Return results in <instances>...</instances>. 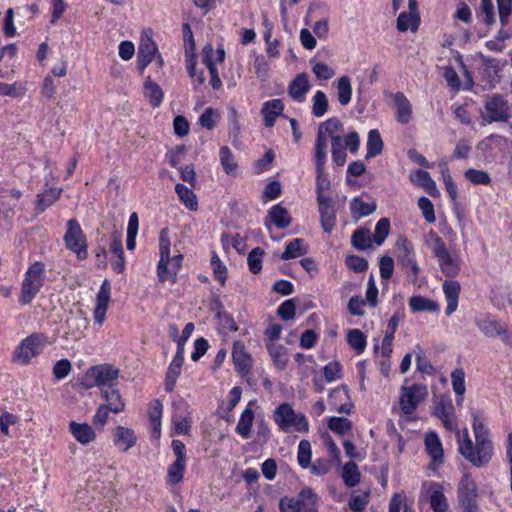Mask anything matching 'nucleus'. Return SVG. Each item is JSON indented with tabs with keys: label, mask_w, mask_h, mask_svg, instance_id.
Returning <instances> with one entry per match:
<instances>
[{
	"label": "nucleus",
	"mask_w": 512,
	"mask_h": 512,
	"mask_svg": "<svg viewBox=\"0 0 512 512\" xmlns=\"http://www.w3.org/2000/svg\"><path fill=\"white\" fill-rule=\"evenodd\" d=\"M186 468V462L175 460L167 471V480L171 484H178L182 482L184 477V471Z\"/></svg>",
	"instance_id": "53"
},
{
	"label": "nucleus",
	"mask_w": 512,
	"mask_h": 512,
	"mask_svg": "<svg viewBox=\"0 0 512 512\" xmlns=\"http://www.w3.org/2000/svg\"><path fill=\"white\" fill-rule=\"evenodd\" d=\"M327 148L328 140L326 136L322 135L321 132L317 133L315 147H314V161L316 172H320L325 169V163L327 161Z\"/></svg>",
	"instance_id": "30"
},
{
	"label": "nucleus",
	"mask_w": 512,
	"mask_h": 512,
	"mask_svg": "<svg viewBox=\"0 0 512 512\" xmlns=\"http://www.w3.org/2000/svg\"><path fill=\"white\" fill-rule=\"evenodd\" d=\"M157 53V45L151 38L141 39L137 53V67L140 72L145 70Z\"/></svg>",
	"instance_id": "15"
},
{
	"label": "nucleus",
	"mask_w": 512,
	"mask_h": 512,
	"mask_svg": "<svg viewBox=\"0 0 512 512\" xmlns=\"http://www.w3.org/2000/svg\"><path fill=\"white\" fill-rule=\"evenodd\" d=\"M369 491H355L349 500V508L353 512H362L369 503Z\"/></svg>",
	"instance_id": "54"
},
{
	"label": "nucleus",
	"mask_w": 512,
	"mask_h": 512,
	"mask_svg": "<svg viewBox=\"0 0 512 512\" xmlns=\"http://www.w3.org/2000/svg\"><path fill=\"white\" fill-rule=\"evenodd\" d=\"M144 96L152 107H159L163 101L162 88L148 76L143 84Z\"/></svg>",
	"instance_id": "31"
},
{
	"label": "nucleus",
	"mask_w": 512,
	"mask_h": 512,
	"mask_svg": "<svg viewBox=\"0 0 512 512\" xmlns=\"http://www.w3.org/2000/svg\"><path fill=\"white\" fill-rule=\"evenodd\" d=\"M424 242L437 259L439 268L445 276L454 278L460 273V258L449 252L445 242L435 231H429L424 237Z\"/></svg>",
	"instance_id": "2"
},
{
	"label": "nucleus",
	"mask_w": 512,
	"mask_h": 512,
	"mask_svg": "<svg viewBox=\"0 0 512 512\" xmlns=\"http://www.w3.org/2000/svg\"><path fill=\"white\" fill-rule=\"evenodd\" d=\"M68 250L75 253L78 259L83 260L88 256V246L84 232L76 219L67 222V231L63 238Z\"/></svg>",
	"instance_id": "5"
},
{
	"label": "nucleus",
	"mask_w": 512,
	"mask_h": 512,
	"mask_svg": "<svg viewBox=\"0 0 512 512\" xmlns=\"http://www.w3.org/2000/svg\"><path fill=\"white\" fill-rule=\"evenodd\" d=\"M344 130L343 123L336 117L329 118L325 122L319 125L317 133H320L325 136V134L331 137V141L333 137L340 136V132Z\"/></svg>",
	"instance_id": "48"
},
{
	"label": "nucleus",
	"mask_w": 512,
	"mask_h": 512,
	"mask_svg": "<svg viewBox=\"0 0 512 512\" xmlns=\"http://www.w3.org/2000/svg\"><path fill=\"white\" fill-rule=\"evenodd\" d=\"M398 260L403 265V267L410 268L414 275L419 273L420 268L415 261L413 248L411 244H409L406 240H403L402 247L400 248V253L398 255Z\"/></svg>",
	"instance_id": "34"
},
{
	"label": "nucleus",
	"mask_w": 512,
	"mask_h": 512,
	"mask_svg": "<svg viewBox=\"0 0 512 512\" xmlns=\"http://www.w3.org/2000/svg\"><path fill=\"white\" fill-rule=\"evenodd\" d=\"M410 180L415 185L422 187L432 197L439 195L436 182L431 178L429 172L425 170H415L410 174Z\"/></svg>",
	"instance_id": "24"
},
{
	"label": "nucleus",
	"mask_w": 512,
	"mask_h": 512,
	"mask_svg": "<svg viewBox=\"0 0 512 512\" xmlns=\"http://www.w3.org/2000/svg\"><path fill=\"white\" fill-rule=\"evenodd\" d=\"M61 190L57 188H49L37 195L36 212L38 214L44 212L48 207L53 205L60 197Z\"/></svg>",
	"instance_id": "36"
},
{
	"label": "nucleus",
	"mask_w": 512,
	"mask_h": 512,
	"mask_svg": "<svg viewBox=\"0 0 512 512\" xmlns=\"http://www.w3.org/2000/svg\"><path fill=\"white\" fill-rule=\"evenodd\" d=\"M119 376V370L109 364H101L91 367L86 373V379L92 380L88 387L98 386L100 388L110 387Z\"/></svg>",
	"instance_id": "9"
},
{
	"label": "nucleus",
	"mask_w": 512,
	"mask_h": 512,
	"mask_svg": "<svg viewBox=\"0 0 512 512\" xmlns=\"http://www.w3.org/2000/svg\"><path fill=\"white\" fill-rule=\"evenodd\" d=\"M390 232V221L388 218H381L375 227L373 240L377 245H381L388 237Z\"/></svg>",
	"instance_id": "60"
},
{
	"label": "nucleus",
	"mask_w": 512,
	"mask_h": 512,
	"mask_svg": "<svg viewBox=\"0 0 512 512\" xmlns=\"http://www.w3.org/2000/svg\"><path fill=\"white\" fill-rule=\"evenodd\" d=\"M110 296V284L107 280H104L97 294L96 307L94 309V320L99 325H102L105 320L108 304L110 302Z\"/></svg>",
	"instance_id": "14"
},
{
	"label": "nucleus",
	"mask_w": 512,
	"mask_h": 512,
	"mask_svg": "<svg viewBox=\"0 0 512 512\" xmlns=\"http://www.w3.org/2000/svg\"><path fill=\"white\" fill-rule=\"evenodd\" d=\"M175 191L181 202L191 211H196L198 208L197 197L194 192L187 186L178 183L175 186Z\"/></svg>",
	"instance_id": "42"
},
{
	"label": "nucleus",
	"mask_w": 512,
	"mask_h": 512,
	"mask_svg": "<svg viewBox=\"0 0 512 512\" xmlns=\"http://www.w3.org/2000/svg\"><path fill=\"white\" fill-rule=\"evenodd\" d=\"M25 92H26V89L20 84L0 83V96H10V97L17 98V97L24 95Z\"/></svg>",
	"instance_id": "64"
},
{
	"label": "nucleus",
	"mask_w": 512,
	"mask_h": 512,
	"mask_svg": "<svg viewBox=\"0 0 512 512\" xmlns=\"http://www.w3.org/2000/svg\"><path fill=\"white\" fill-rule=\"evenodd\" d=\"M418 207L428 223L431 224L436 221L434 205L427 197H420L418 199Z\"/></svg>",
	"instance_id": "63"
},
{
	"label": "nucleus",
	"mask_w": 512,
	"mask_h": 512,
	"mask_svg": "<svg viewBox=\"0 0 512 512\" xmlns=\"http://www.w3.org/2000/svg\"><path fill=\"white\" fill-rule=\"evenodd\" d=\"M263 255H264V251L259 247L254 248L248 254L247 262H248L249 270L252 273L257 274L261 271Z\"/></svg>",
	"instance_id": "61"
},
{
	"label": "nucleus",
	"mask_w": 512,
	"mask_h": 512,
	"mask_svg": "<svg viewBox=\"0 0 512 512\" xmlns=\"http://www.w3.org/2000/svg\"><path fill=\"white\" fill-rule=\"evenodd\" d=\"M232 359L235 367L241 373H249L252 368L251 356L246 352L245 346L240 341L233 345Z\"/></svg>",
	"instance_id": "20"
},
{
	"label": "nucleus",
	"mask_w": 512,
	"mask_h": 512,
	"mask_svg": "<svg viewBox=\"0 0 512 512\" xmlns=\"http://www.w3.org/2000/svg\"><path fill=\"white\" fill-rule=\"evenodd\" d=\"M472 428L475 443L469 436L468 429L457 430V440L460 454L476 467H483L489 463L493 455V443L484 421L478 415H473Z\"/></svg>",
	"instance_id": "1"
},
{
	"label": "nucleus",
	"mask_w": 512,
	"mask_h": 512,
	"mask_svg": "<svg viewBox=\"0 0 512 512\" xmlns=\"http://www.w3.org/2000/svg\"><path fill=\"white\" fill-rule=\"evenodd\" d=\"M351 243L357 250H366L372 245V237L369 229H356L351 237Z\"/></svg>",
	"instance_id": "46"
},
{
	"label": "nucleus",
	"mask_w": 512,
	"mask_h": 512,
	"mask_svg": "<svg viewBox=\"0 0 512 512\" xmlns=\"http://www.w3.org/2000/svg\"><path fill=\"white\" fill-rule=\"evenodd\" d=\"M343 138L341 136L333 137L331 141L332 160L337 166H343L346 162L347 154L345 151Z\"/></svg>",
	"instance_id": "47"
},
{
	"label": "nucleus",
	"mask_w": 512,
	"mask_h": 512,
	"mask_svg": "<svg viewBox=\"0 0 512 512\" xmlns=\"http://www.w3.org/2000/svg\"><path fill=\"white\" fill-rule=\"evenodd\" d=\"M254 421V411L248 406L242 412L238 423L236 425L235 431L239 434L243 439H248L251 436V430Z\"/></svg>",
	"instance_id": "35"
},
{
	"label": "nucleus",
	"mask_w": 512,
	"mask_h": 512,
	"mask_svg": "<svg viewBox=\"0 0 512 512\" xmlns=\"http://www.w3.org/2000/svg\"><path fill=\"white\" fill-rule=\"evenodd\" d=\"M478 16L482 17L483 22L488 26L495 23L493 0H481Z\"/></svg>",
	"instance_id": "57"
},
{
	"label": "nucleus",
	"mask_w": 512,
	"mask_h": 512,
	"mask_svg": "<svg viewBox=\"0 0 512 512\" xmlns=\"http://www.w3.org/2000/svg\"><path fill=\"white\" fill-rule=\"evenodd\" d=\"M43 342V337L38 334H32L22 340L14 353L13 360L21 364H28L30 360L39 353V347Z\"/></svg>",
	"instance_id": "11"
},
{
	"label": "nucleus",
	"mask_w": 512,
	"mask_h": 512,
	"mask_svg": "<svg viewBox=\"0 0 512 512\" xmlns=\"http://www.w3.org/2000/svg\"><path fill=\"white\" fill-rule=\"evenodd\" d=\"M475 324L478 329L487 337H501L506 344L509 343L507 327L489 315H481L476 318Z\"/></svg>",
	"instance_id": "12"
},
{
	"label": "nucleus",
	"mask_w": 512,
	"mask_h": 512,
	"mask_svg": "<svg viewBox=\"0 0 512 512\" xmlns=\"http://www.w3.org/2000/svg\"><path fill=\"white\" fill-rule=\"evenodd\" d=\"M183 360L173 358L170 363L165 379V389L167 392H172L179 375L181 374V368L183 365Z\"/></svg>",
	"instance_id": "45"
},
{
	"label": "nucleus",
	"mask_w": 512,
	"mask_h": 512,
	"mask_svg": "<svg viewBox=\"0 0 512 512\" xmlns=\"http://www.w3.org/2000/svg\"><path fill=\"white\" fill-rule=\"evenodd\" d=\"M460 283L454 280H446L443 283V292L447 300L446 315L450 316L458 307Z\"/></svg>",
	"instance_id": "22"
},
{
	"label": "nucleus",
	"mask_w": 512,
	"mask_h": 512,
	"mask_svg": "<svg viewBox=\"0 0 512 512\" xmlns=\"http://www.w3.org/2000/svg\"><path fill=\"white\" fill-rule=\"evenodd\" d=\"M428 492L430 493V507L434 512H446L448 510L447 498L442 491V486L436 482L428 484Z\"/></svg>",
	"instance_id": "21"
},
{
	"label": "nucleus",
	"mask_w": 512,
	"mask_h": 512,
	"mask_svg": "<svg viewBox=\"0 0 512 512\" xmlns=\"http://www.w3.org/2000/svg\"><path fill=\"white\" fill-rule=\"evenodd\" d=\"M451 382H452L453 391L455 392V394L457 396H459L456 399V403H457V405H461L462 401H463V397L462 396L464 395V393L466 391L465 373H464V370L462 368H457V369L452 371V373H451Z\"/></svg>",
	"instance_id": "44"
},
{
	"label": "nucleus",
	"mask_w": 512,
	"mask_h": 512,
	"mask_svg": "<svg viewBox=\"0 0 512 512\" xmlns=\"http://www.w3.org/2000/svg\"><path fill=\"white\" fill-rule=\"evenodd\" d=\"M348 344L358 353H363L366 348V337L359 329H351L347 333Z\"/></svg>",
	"instance_id": "51"
},
{
	"label": "nucleus",
	"mask_w": 512,
	"mask_h": 512,
	"mask_svg": "<svg viewBox=\"0 0 512 512\" xmlns=\"http://www.w3.org/2000/svg\"><path fill=\"white\" fill-rule=\"evenodd\" d=\"M114 444L122 452H127L137 442V436L134 431L124 426H117L113 430Z\"/></svg>",
	"instance_id": "18"
},
{
	"label": "nucleus",
	"mask_w": 512,
	"mask_h": 512,
	"mask_svg": "<svg viewBox=\"0 0 512 512\" xmlns=\"http://www.w3.org/2000/svg\"><path fill=\"white\" fill-rule=\"evenodd\" d=\"M269 216L271 222L279 229H285L291 224V217L289 216L287 209L280 204L271 208Z\"/></svg>",
	"instance_id": "39"
},
{
	"label": "nucleus",
	"mask_w": 512,
	"mask_h": 512,
	"mask_svg": "<svg viewBox=\"0 0 512 512\" xmlns=\"http://www.w3.org/2000/svg\"><path fill=\"white\" fill-rule=\"evenodd\" d=\"M465 178L475 185H488L491 182L490 175L483 170L470 168L465 171Z\"/></svg>",
	"instance_id": "59"
},
{
	"label": "nucleus",
	"mask_w": 512,
	"mask_h": 512,
	"mask_svg": "<svg viewBox=\"0 0 512 512\" xmlns=\"http://www.w3.org/2000/svg\"><path fill=\"white\" fill-rule=\"evenodd\" d=\"M45 271L46 267L42 261H35L29 266L21 284L19 295L21 305L30 304L40 292L45 280Z\"/></svg>",
	"instance_id": "3"
},
{
	"label": "nucleus",
	"mask_w": 512,
	"mask_h": 512,
	"mask_svg": "<svg viewBox=\"0 0 512 512\" xmlns=\"http://www.w3.org/2000/svg\"><path fill=\"white\" fill-rule=\"evenodd\" d=\"M508 101L500 94L488 96L484 104L482 119L486 123L507 122L510 118Z\"/></svg>",
	"instance_id": "6"
},
{
	"label": "nucleus",
	"mask_w": 512,
	"mask_h": 512,
	"mask_svg": "<svg viewBox=\"0 0 512 512\" xmlns=\"http://www.w3.org/2000/svg\"><path fill=\"white\" fill-rule=\"evenodd\" d=\"M266 348L273 361V364L279 369L283 370L286 368L288 363L287 348L281 344L275 342H266Z\"/></svg>",
	"instance_id": "32"
},
{
	"label": "nucleus",
	"mask_w": 512,
	"mask_h": 512,
	"mask_svg": "<svg viewBox=\"0 0 512 512\" xmlns=\"http://www.w3.org/2000/svg\"><path fill=\"white\" fill-rule=\"evenodd\" d=\"M409 306L413 312H436L439 309V305L423 296H412L409 299Z\"/></svg>",
	"instance_id": "43"
},
{
	"label": "nucleus",
	"mask_w": 512,
	"mask_h": 512,
	"mask_svg": "<svg viewBox=\"0 0 512 512\" xmlns=\"http://www.w3.org/2000/svg\"><path fill=\"white\" fill-rule=\"evenodd\" d=\"M70 432L73 437L82 445L93 442L96 438L94 429L88 423H77L71 421L69 423Z\"/></svg>",
	"instance_id": "23"
},
{
	"label": "nucleus",
	"mask_w": 512,
	"mask_h": 512,
	"mask_svg": "<svg viewBox=\"0 0 512 512\" xmlns=\"http://www.w3.org/2000/svg\"><path fill=\"white\" fill-rule=\"evenodd\" d=\"M312 449L308 440H301L298 445L297 460L302 468H308L311 464Z\"/></svg>",
	"instance_id": "55"
},
{
	"label": "nucleus",
	"mask_w": 512,
	"mask_h": 512,
	"mask_svg": "<svg viewBox=\"0 0 512 512\" xmlns=\"http://www.w3.org/2000/svg\"><path fill=\"white\" fill-rule=\"evenodd\" d=\"M162 417V404L159 400H154L149 407V418L153 426L154 431L160 435Z\"/></svg>",
	"instance_id": "58"
},
{
	"label": "nucleus",
	"mask_w": 512,
	"mask_h": 512,
	"mask_svg": "<svg viewBox=\"0 0 512 512\" xmlns=\"http://www.w3.org/2000/svg\"><path fill=\"white\" fill-rule=\"evenodd\" d=\"M376 208L377 206L374 202L367 203L362 201V199L359 197L353 198L350 203L351 213L358 219L371 215L376 210Z\"/></svg>",
	"instance_id": "37"
},
{
	"label": "nucleus",
	"mask_w": 512,
	"mask_h": 512,
	"mask_svg": "<svg viewBox=\"0 0 512 512\" xmlns=\"http://www.w3.org/2000/svg\"><path fill=\"white\" fill-rule=\"evenodd\" d=\"M309 89L310 82L308 75L306 73H300L289 84L288 93L293 100L303 102Z\"/></svg>",
	"instance_id": "19"
},
{
	"label": "nucleus",
	"mask_w": 512,
	"mask_h": 512,
	"mask_svg": "<svg viewBox=\"0 0 512 512\" xmlns=\"http://www.w3.org/2000/svg\"><path fill=\"white\" fill-rule=\"evenodd\" d=\"M427 395L428 390L425 385L413 384L411 386H403L399 398L401 411L405 415L412 414L418 405L426 399Z\"/></svg>",
	"instance_id": "7"
},
{
	"label": "nucleus",
	"mask_w": 512,
	"mask_h": 512,
	"mask_svg": "<svg viewBox=\"0 0 512 512\" xmlns=\"http://www.w3.org/2000/svg\"><path fill=\"white\" fill-rule=\"evenodd\" d=\"M321 225L326 233H330L336 223V211L334 206L320 207Z\"/></svg>",
	"instance_id": "52"
},
{
	"label": "nucleus",
	"mask_w": 512,
	"mask_h": 512,
	"mask_svg": "<svg viewBox=\"0 0 512 512\" xmlns=\"http://www.w3.org/2000/svg\"><path fill=\"white\" fill-rule=\"evenodd\" d=\"M328 427L334 433L344 435L352 428V422L345 417H331L328 421Z\"/></svg>",
	"instance_id": "56"
},
{
	"label": "nucleus",
	"mask_w": 512,
	"mask_h": 512,
	"mask_svg": "<svg viewBox=\"0 0 512 512\" xmlns=\"http://www.w3.org/2000/svg\"><path fill=\"white\" fill-rule=\"evenodd\" d=\"M425 449L432 460L438 464L444 462L442 443L435 432H429L425 436Z\"/></svg>",
	"instance_id": "26"
},
{
	"label": "nucleus",
	"mask_w": 512,
	"mask_h": 512,
	"mask_svg": "<svg viewBox=\"0 0 512 512\" xmlns=\"http://www.w3.org/2000/svg\"><path fill=\"white\" fill-rule=\"evenodd\" d=\"M307 253V246L304 243L303 239L296 238L290 241L285 250L283 251L281 258L283 260H289L293 258H297L299 256H303Z\"/></svg>",
	"instance_id": "41"
},
{
	"label": "nucleus",
	"mask_w": 512,
	"mask_h": 512,
	"mask_svg": "<svg viewBox=\"0 0 512 512\" xmlns=\"http://www.w3.org/2000/svg\"><path fill=\"white\" fill-rule=\"evenodd\" d=\"M434 415L441 420L444 427L457 433L458 425L455 408L449 396L443 395L436 402Z\"/></svg>",
	"instance_id": "10"
},
{
	"label": "nucleus",
	"mask_w": 512,
	"mask_h": 512,
	"mask_svg": "<svg viewBox=\"0 0 512 512\" xmlns=\"http://www.w3.org/2000/svg\"><path fill=\"white\" fill-rule=\"evenodd\" d=\"M170 258H160L157 266V275L161 283L166 281L175 282V276L171 275V269L169 266Z\"/></svg>",
	"instance_id": "62"
},
{
	"label": "nucleus",
	"mask_w": 512,
	"mask_h": 512,
	"mask_svg": "<svg viewBox=\"0 0 512 512\" xmlns=\"http://www.w3.org/2000/svg\"><path fill=\"white\" fill-rule=\"evenodd\" d=\"M283 109L284 104L281 99H273L265 102L262 108L265 126L272 127L276 117L282 114Z\"/></svg>",
	"instance_id": "29"
},
{
	"label": "nucleus",
	"mask_w": 512,
	"mask_h": 512,
	"mask_svg": "<svg viewBox=\"0 0 512 512\" xmlns=\"http://www.w3.org/2000/svg\"><path fill=\"white\" fill-rule=\"evenodd\" d=\"M328 106L329 102L326 94L321 90L316 91L312 98V114L320 118L325 115Z\"/></svg>",
	"instance_id": "50"
},
{
	"label": "nucleus",
	"mask_w": 512,
	"mask_h": 512,
	"mask_svg": "<svg viewBox=\"0 0 512 512\" xmlns=\"http://www.w3.org/2000/svg\"><path fill=\"white\" fill-rule=\"evenodd\" d=\"M396 107V120L401 124H408L412 119V104L403 92L391 94Z\"/></svg>",
	"instance_id": "17"
},
{
	"label": "nucleus",
	"mask_w": 512,
	"mask_h": 512,
	"mask_svg": "<svg viewBox=\"0 0 512 512\" xmlns=\"http://www.w3.org/2000/svg\"><path fill=\"white\" fill-rule=\"evenodd\" d=\"M101 395L105 400L102 405L109 408L111 412L118 414L124 410L125 403L118 390L111 387L101 388Z\"/></svg>",
	"instance_id": "27"
},
{
	"label": "nucleus",
	"mask_w": 512,
	"mask_h": 512,
	"mask_svg": "<svg viewBox=\"0 0 512 512\" xmlns=\"http://www.w3.org/2000/svg\"><path fill=\"white\" fill-rule=\"evenodd\" d=\"M214 55L213 47L208 44L203 48V63L206 65L211 79L210 84L214 90H218L222 86V81L219 77L215 62L212 58Z\"/></svg>",
	"instance_id": "28"
},
{
	"label": "nucleus",
	"mask_w": 512,
	"mask_h": 512,
	"mask_svg": "<svg viewBox=\"0 0 512 512\" xmlns=\"http://www.w3.org/2000/svg\"><path fill=\"white\" fill-rule=\"evenodd\" d=\"M499 22L502 28L497 32L495 38L499 40L500 43L503 44L506 40L512 37L506 30L503 28L509 23V17L512 13V0H496Z\"/></svg>",
	"instance_id": "16"
},
{
	"label": "nucleus",
	"mask_w": 512,
	"mask_h": 512,
	"mask_svg": "<svg viewBox=\"0 0 512 512\" xmlns=\"http://www.w3.org/2000/svg\"><path fill=\"white\" fill-rule=\"evenodd\" d=\"M383 147L384 143L382 141L379 131L377 129L370 130L368 133L366 158H374L377 155L381 154Z\"/></svg>",
	"instance_id": "38"
},
{
	"label": "nucleus",
	"mask_w": 512,
	"mask_h": 512,
	"mask_svg": "<svg viewBox=\"0 0 512 512\" xmlns=\"http://www.w3.org/2000/svg\"><path fill=\"white\" fill-rule=\"evenodd\" d=\"M273 419L279 429L285 433L291 430L306 433L309 430V423L305 415L296 413L293 407L287 402L280 404L274 410Z\"/></svg>",
	"instance_id": "4"
},
{
	"label": "nucleus",
	"mask_w": 512,
	"mask_h": 512,
	"mask_svg": "<svg viewBox=\"0 0 512 512\" xmlns=\"http://www.w3.org/2000/svg\"><path fill=\"white\" fill-rule=\"evenodd\" d=\"M420 23L419 13L402 12L397 18L396 27L400 32H405L409 28L415 31Z\"/></svg>",
	"instance_id": "40"
},
{
	"label": "nucleus",
	"mask_w": 512,
	"mask_h": 512,
	"mask_svg": "<svg viewBox=\"0 0 512 512\" xmlns=\"http://www.w3.org/2000/svg\"><path fill=\"white\" fill-rule=\"evenodd\" d=\"M332 86L336 89L337 100L340 105L347 106L352 100V84L351 79L347 75H343L336 79Z\"/></svg>",
	"instance_id": "25"
},
{
	"label": "nucleus",
	"mask_w": 512,
	"mask_h": 512,
	"mask_svg": "<svg viewBox=\"0 0 512 512\" xmlns=\"http://www.w3.org/2000/svg\"><path fill=\"white\" fill-rule=\"evenodd\" d=\"M478 492L474 480L465 474L458 485V502L462 512H479Z\"/></svg>",
	"instance_id": "8"
},
{
	"label": "nucleus",
	"mask_w": 512,
	"mask_h": 512,
	"mask_svg": "<svg viewBox=\"0 0 512 512\" xmlns=\"http://www.w3.org/2000/svg\"><path fill=\"white\" fill-rule=\"evenodd\" d=\"M220 164L226 174L237 177L238 176V163L228 146H222L219 150Z\"/></svg>",
	"instance_id": "33"
},
{
	"label": "nucleus",
	"mask_w": 512,
	"mask_h": 512,
	"mask_svg": "<svg viewBox=\"0 0 512 512\" xmlns=\"http://www.w3.org/2000/svg\"><path fill=\"white\" fill-rule=\"evenodd\" d=\"M342 478L348 487H354L360 482V472L355 462L350 461L343 466Z\"/></svg>",
	"instance_id": "49"
},
{
	"label": "nucleus",
	"mask_w": 512,
	"mask_h": 512,
	"mask_svg": "<svg viewBox=\"0 0 512 512\" xmlns=\"http://www.w3.org/2000/svg\"><path fill=\"white\" fill-rule=\"evenodd\" d=\"M311 489H302L296 498L283 497L279 502L280 512H303V503L311 501L314 496Z\"/></svg>",
	"instance_id": "13"
}]
</instances>
